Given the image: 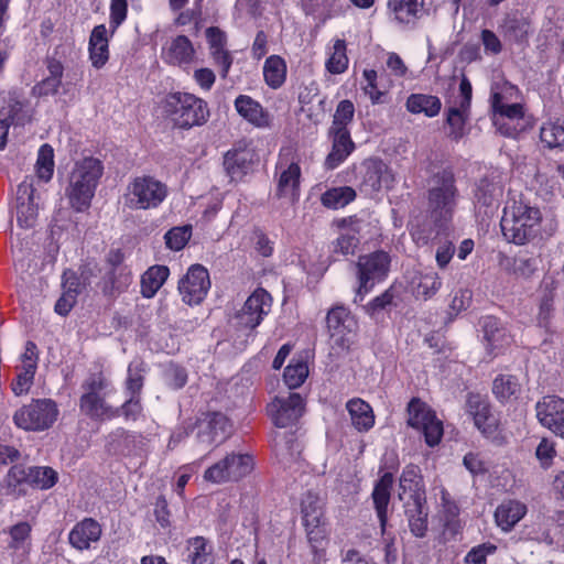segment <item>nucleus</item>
<instances>
[{"instance_id":"obj_2","label":"nucleus","mask_w":564,"mask_h":564,"mask_svg":"<svg viewBox=\"0 0 564 564\" xmlns=\"http://www.w3.org/2000/svg\"><path fill=\"white\" fill-rule=\"evenodd\" d=\"M102 172V163L96 158H84L75 163L65 194L76 212H84L90 206Z\"/></svg>"},{"instance_id":"obj_45","label":"nucleus","mask_w":564,"mask_h":564,"mask_svg":"<svg viewBox=\"0 0 564 564\" xmlns=\"http://www.w3.org/2000/svg\"><path fill=\"white\" fill-rule=\"evenodd\" d=\"M28 485L39 488L48 489L57 481V473L51 467H26Z\"/></svg>"},{"instance_id":"obj_55","label":"nucleus","mask_w":564,"mask_h":564,"mask_svg":"<svg viewBox=\"0 0 564 564\" xmlns=\"http://www.w3.org/2000/svg\"><path fill=\"white\" fill-rule=\"evenodd\" d=\"M501 194V188L489 182L487 178H482L477 184L475 192V198L478 204L490 207L497 202L498 196Z\"/></svg>"},{"instance_id":"obj_18","label":"nucleus","mask_w":564,"mask_h":564,"mask_svg":"<svg viewBox=\"0 0 564 564\" xmlns=\"http://www.w3.org/2000/svg\"><path fill=\"white\" fill-rule=\"evenodd\" d=\"M393 182V176L389 167L377 159H370L362 164L361 189L367 194L379 192L383 187H389Z\"/></svg>"},{"instance_id":"obj_7","label":"nucleus","mask_w":564,"mask_h":564,"mask_svg":"<svg viewBox=\"0 0 564 564\" xmlns=\"http://www.w3.org/2000/svg\"><path fill=\"white\" fill-rule=\"evenodd\" d=\"M390 256L386 251H375L369 254L360 256L357 267L358 286L356 290L355 302L362 301L376 283L384 280L390 269Z\"/></svg>"},{"instance_id":"obj_35","label":"nucleus","mask_w":564,"mask_h":564,"mask_svg":"<svg viewBox=\"0 0 564 564\" xmlns=\"http://www.w3.org/2000/svg\"><path fill=\"white\" fill-rule=\"evenodd\" d=\"M170 270L165 265L149 268L141 279V293L144 297H152L169 278Z\"/></svg>"},{"instance_id":"obj_63","label":"nucleus","mask_w":564,"mask_h":564,"mask_svg":"<svg viewBox=\"0 0 564 564\" xmlns=\"http://www.w3.org/2000/svg\"><path fill=\"white\" fill-rule=\"evenodd\" d=\"M359 245L356 234H341L334 242V252L343 256L354 254Z\"/></svg>"},{"instance_id":"obj_39","label":"nucleus","mask_w":564,"mask_h":564,"mask_svg":"<svg viewBox=\"0 0 564 564\" xmlns=\"http://www.w3.org/2000/svg\"><path fill=\"white\" fill-rule=\"evenodd\" d=\"M421 476L420 469L417 466L409 465L406 466L400 477V490L399 498L401 500L404 499L405 495H409L408 501H413L416 495H425L424 491L421 490Z\"/></svg>"},{"instance_id":"obj_4","label":"nucleus","mask_w":564,"mask_h":564,"mask_svg":"<svg viewBox=\"0 0 564 564\" xmlns=\"http://www.w3.org/2000/svg\"><path fill=\"white\" fill-rule=\"evenodd\" d=\"M80 411L93 420L107 421L120 416V409L107 403L113 387L102 372L89 375L82 383Z\"/></svg>"},{"instance_id":"obj_14","label":"nucleus","mask_w":564,"mask_h":564,"mask_svg":"<svg viewBox=\"0 0 564 564\" xmlns=\"http://www.w3.org/2000/svg\"><path fill=\"white\" fill-rule=\"evenodd\" d=\"M267 410L278 427H286L302 416L304 401L299 393L291 392L288 397H275Z\"/></svg>"},{"instance_id":"obj_34","label":"nucleus","mask_w":564,"mask_h":564,"mask_svg":"<svg viewBox=\"0 0 564 564\" xmlns=\"http://www.w3.org/2000/svg\"><path fill=\"white\" fill-rule=\"evenodd\" d=\"M405 107L411 113H424L426 117L433 118L440 113L442 102L437 96L412 94L408 97Z\"/></svg>"},{"instance_id":"obj_21","label":"nucleus","mask_w":564,"mask_h":564,"mask_svg":"<svg viewBox=\"0 0 564 564\" xmlns=\"http://www.w3.org/2000/svg\"><path fill=\"white\" fill-rule=\"evenodd\" d=\"M282 170L278 181L276 196L288 199L293 204L297 200L300 195V176L301 169L297 163L292 162L286 167L280 162L278 165Z\"/></svg>"},{"instance_id":"obj_12","label":"nucleus","mask_w":564,"mask_h":564,"mask_svg":"<svg viewBox=\"0 0 564 564\" xmlns=\"http://www.w3.org/2000/svg\"><path fill=\"white\" fill-rule=\"evenodd\" d=\"M210 289L209 273L200 264H194L178 282V291L183 302L188 305L199 304Z\"/></svg>"},{"instance_id":"obj_51","label":"nucleus","mask_w":564,"mask_h":564,"mask_svg":"<svg viewBox=\"0 0 564 564\" xmlns=\"http://www.w3.org/2000/svg\"><path fill=\"white\" fill-rule=\"evenodd\" d=\"M468 110H463L460 106L448 109L446 122L449 127L448 137L453 140H459L465 134V124Z\"/></svg>"},{"instance_id":"obj_11","label":"nucleus","mask_w":564,"mask_h":564,"mask_svg":"<svg viewBox=\"0 0 564 564\" xmlns=\"http://www.w3.org/2000/svg\"><path fill=\"white\" fill-rule=\"evenodd\" d=\"M271 305V295L264 289H257L236 314V326L241 330L252 332L260 325L263 317L269 314Z\"/></svg>"},{"instance_id":"obj_59","label":"nucleus","mask_w":564,"mask_h":564,"mask_svg":"<svg viewBox=\"0 0 564 564\" xmlns=\"http://www.w3.org/2000/svg\"><path fill=\"white\" fill-rule=\"evenodd\" d=\"M394 297L393 289L389 288L382 294L369 302L365 306V310L371 317H376L378 314L386 311L389 306H395Z\"/></svg>"},{"instance_id":"obj_47","label":"nucleus","mask_w":564,"mask_h":564,"mask_svg":"<svg viewBox=\"0 0 564 564\" xmlns=\"http://www.w3.org/2000/svg\"><path fill=\"white\" fill-rule=\"evenodd\" d=\"M88 264L82 269L80 276L73 270H66L63 273V290L77 296L83 289L89 283V278L93 275V271L89 270Z\"/></svg>"},{"instance_id":"obj_38","label":"nucleus","mask_w":564,"mask_h":564,"mask_svg":"<svg viewBox=\"0 0 564 564\" xmlns=\"http://www.w3.org/2000/svg\"><path fill=\"white\" fill-rule=\"evenodd\" d=\"M28 485L26 467L23 465H13L2 481V490L7 496L18 498L23 495V486Z\"/></svg>"},{"instance_id":"obj_50","label":"nucleus","mask_w":564,"mask_h":564,"mask_svg":"<svg viewBox=\"0 0 564 564\" xmlns=\"http://www.w3.org/2000/svg\"><path fill=\"white\" fill-rule=\"evenodd\" d=\"M348 67V57L346 54V42L337 39L333 45V53L326 61V69L332 74H341Z\"/></svg>"},{"instance_id":"obj_30","label":"nucleus","mask_w":564,"mask_h":564,"mask_svg":"<svg viewBox=\"0 0 564 564\" xmlns=\"http://www.w3.org/2000/svg\"><path fill=\"white\" fill-rule=\"evenodd\" d=\"M541 260L539 256L521 252L514 258L503 257L500 264L506 271L519 278H530L536 270Z\"/></svg>"},{"instance_id":"obj_26","label":"nucleus","mask_w":564,"mask_h":564,"mask_svg":"<svg viewBox=\"0 0 564 564\" xmlns=\"http://www.w3.org/2000/svg\"><path fill=\"white\" fill-rule=\"evenodd\" d=\"M527 506L519 500H505L495 511V520L499 528L508 532L527 514Z\"/></svg>"},{"instance_id":"obj_25","label":"nucleus","mask_w":564,"mask_h":564,"mask_svg":"<svg viewBox=\"0 0 564 564\" xmlns=\"http://www.w3.org/2000/svg\"><path fill=\"white\" fill-rule=\"evenodd\" d=\"M329 133L333 137V148L325 164L328 169H335L351 153L355 144L348 129H329Z\"/></svg>"},{"instance_id":"obj_8","label":"nucleus","mask_w":564,"mask_h":564,"mask_svg":"<svg viewBox=\"0 0 564 564\" xmlns=\"http://www.w3.org/2000/svg\"><path fill=\"white\" fill-rule=\"evenodd\" d=\"M166 195L164 183L152 176H138L129 183L124 199L130 209H150L158 207Z\"/></svg>"},{"instance_id":"obj_10","label":"nucleus","mask_w":564,"mask_h":564,"mask_svg":"<svg viewBox=\"0 0 564 564\" xmlns=\"http://www.w3.org/2000/svg\"><path fill=\"white\" fill-rule=\"evenodd\" d=\"M408 413L409 425L423 433L429 446L433 447L441 442L443 423L426 403L416 398L412 399L408 405Z\"/></svg>"},{"instance_id":"obj_1","label":"nucleus","mask_w":564,"mask_h":564,"mask_svg":"<svg viewBox=\"0 0 564 564\" xmlns=\"http://www.w3.org/2000/svg\"><path fill=\"white\" fill-rule=\"evenodd\" d=\"M458 191L452 171L436 173L430 182L429 210L430 217L412 230L417 243L426 245L441 232L447 230L457 204Z\"/></svg>"},{"instance_id":"obj_40","label":"nucleus","mask_w":564,"mask_h":564,"mask_svg":"<svg viewBox=\"0 0 564 564\" xmlns=\"http://www.w3.org/2000/svg\"><path fill=\"white\" fill-rule=\"evenodd\" d=\"M521 391V384L516 376L499 375L492 383V393L500 402L517 399Z\"/></svg>"},{"instance_id":"obj_57","label":"nucleus","mask_w":564,"mask_h":564,"mask_svg":"<svg viewBox=\"0 0 564 564\" xmlns=\"http://www.w3.org/2000/svg\"><path fill=\"white\" fill-rule=\"evenodd\" d=\"M442 286V280L436 272L422 274L416 286V296L424 300L433 297Z\"/></svg>"},{"instance_id":"obj_33","label":"nucleus","mask_w":564,"mask_h":564,"mask_svg":"<svg viewBox=\"0 0 564 564\" xmlns=\"http://www.w3.org/2000/svg\"><path fill=\"white\" fill-rule=\"evenodd\" d=\"M237 112L257 127H265L268 124V116L264 113L262 106L250 96L240 95L235 100Z\"/></svg>"},{"instance_id":"obj_15","label":"nucleus","mask_w":564,"mask_h":564,"mask_svg":"<svg viewBox=\"0 0 564 564\" xmlns=\"http://www.w3.org/2000/svg\"><path fill=\"white\" fill-rule=\"evenodd\" d=\"M231 429L232 425L225 414L210 412L197 421L196 437L202 444L219 445L231 434Z\"/></svg>"},{"instance_id":"obj_46","label":"nucleus","mask_w":564,"mask_h":564,"mask_svg":"<svg viewBox=\"0 0 564 564\" xmlns=\"http://www.w3.org/2000/svg\"><path fill=\"white\" fill-rule=\"evenodd\" d=\"M303 523L323 521V501L318 495L307 491L302 499Z\"/></svg>"},{"instance_id":"obj_20","label":"nucleus","mask_w":564,"mask_h":564,"mask_svg":"<svg viewBox=\"0 0 564 564\" xmlns=\"http://www.w3.org/2000/svg\"><path fill=\"white\" fill-rule=\"evenodd\" d=\"M100 536V524L93 518H85L70 530L68 541L74 549L84 551L90 547V543L99 541Z\"/></svg>"},{"instance_id":"obj_49","label":"nucleus","mask_w":564,"mask_h":564,"mask_svg":"<svg viewBox=\"0 0 564 564\" xmlns=\"http://www.w3.org/2000/svg\"><path fill=\"white\" fill-rule=\"evenodd\" d=\"M541 142L549 149H564V126L546 122L540 129Z\"/></svg>"},{"instance_id":"obj_32","label":"nucleus","mask_w":564,"mask_h":564,"mask_svg":"<svg viewBox=\"0 0 564 564\" xmlns=\"http://www.w3.org/2000/svg\"><path fill=\"white\" fill-rule=\"evenodd\" d=\"M467 412L473 416L478 430L486 433L492 426L489 403L479 394H469L466 402Z\"/></svg>"},{"instance_id":"obj_53","label":"nucleus","mask_w":564,"mask_h":564,"mask_svg":"<svg viewBox=\"0 0 564 564\" xmlns=\"http://www.w3.org/2000/svg\"><path fill=\"white\" fill-rule=\"evenodd\" d=\"M192 237V226L173 227L165 235V245L174 251L182 250Z\"/></svg>"},{"instance_id":"obj_54","label":"nucleus","mask_w":564,"mask_h":564,"mask_svg":"<svg viewBox=\"0 0 564 564\" xmlns=\"http://www.w3.org/2000/svg\"><path fill=\"white\" fill-rule=\"evenodd\" d=\"M144 364L140 360H133L128 367V378L126 388L130 395H139L143 387Z\"/></svg>"},{"instance_id":"obj_43","label":"nucleus","mask_w":564,"mask_h":564,"mask_svg":"<svg viewBox=\"0 0 564 564\" xmlns=\"http://www.w3.org/2000/svg\"><path fill=\"white\" fill-rule=\"evenodd\" d=\"M187 561L189 564H214L212 546L203 536L188 540Z\"/></svg>"},{"instance_id":"obj_29","label":"nucleus","mask_w":564,"mask_h":564,"mask_svg":"<svg viewBox=\"0 0 564 564\" xmlns=\"http://www.w3.org/2000/svg\"><path fill=\"white\" fill-rule=\"evenodd\" d=\"M89 58L95 68H101L109 58L107 29L96 25L89 37Z\"/></svg>"},{"instance_id":"obj_6","label":"nucleus","mask_w":564,"mask_h":564,"mask_svg":"<svg viewBox=\"0 0 564 564\" xmlns=\"http://www.w3.org/2000/svg\"><path fill=\"white\" fill-rule=\"evenodd\" d=\"M58 408L52 399H34L29 404L19 408L13 414L18 429L28 432L48 430L57 420Z\"/></svg>"},{"instance_id":"obj_28","label":"nucleus","mask_w":564,"mask_h":564,"mask_svg":"<svg viewBox=\"0 0 564 564\" xmlns=\"http://www.w3.org/2000/svg\"><path fill=\"white\" fill-rule=\"evenodd\" d=\"M392 484V474L386 473L377 481L372 491V499L382 532H384V528L388 521V506L390 502Z\"/></svg>"},{"instance_id":"obj_60","label":"nucleus","mask_w":564,"mask_h":564,"mask_svg":"<svg viewBox=\"0 0 564 564\" xmlns=\"http://www.w3.org/2000/svg\"><path fill=\"white\" fill-rule=\"evenodd\" d=\"M307 541L312 550L316 553L319 549H323L326 541V529L323 521H318L312 524L304 523Z\"/></svg>"},{"instance_id":"obj_27","label":"nucleus","mask_w":564,"mask_h":564,"mask_svg":"<svg viewBox=\"0 0 564 564\" xmlns=\"http://www.w3.org/2000/svg\"><path fill=\"white\" fill-rule=\"evenodd\" d=\"M46 69L47 75L32 88V95L35 97L55 95L59 89L64 73L63 64L55 58H48Z\"/></svg>"},{"instance_id":"obj_62","label":"nucleus","mask_w":564,"mask_h":564,"mask_svg":"<svg viewBox=\"0 0 564 564\" xmlns=\"http://www.w3.org/2000/svg\"><path fill=\"white\" fill-rule=\"evenodd\" d=\"M128 13V0H111L109 25L113 33L126 20Z\"/></svg>"},{"instance_id":"obj_61","label":"nucleus","mask_w":564,"mask_h":564,"mask_svg":"<svg viewBox=\"0 0 564 564\" xmlns=\"http://www.w3.org/2000/svg\"><path fill=\"white\" fill-rule=\"evenodd\" d=\"M492 109L496 115L508 119H519L523 116L522 106L520 104H505L500 94L492 96Z\"/></svg>"},{"instance_id":"obj_16","label":"nucleus","mask_w":564,"mask_h":564,"mask_svg":"<svg viewBox=\"0 0 564 564\" xmlns=\"http://www.w3.org/2000/svg\"><path fill=\"white\" fill-rule=\"evenodd\" d=\"M539 422L564 438V399L545 395L535 405Z\"/></svg>"},{"instance_id":"obj_41","label":"nucleus","mask_w":564,"mask_h":564,"mask_svg":"<svg viewBox=\"0 0 564 564\" xmlns=\"http://www.w3.org/2000/svg\"><path fill=\"white\" fill-rule=\"evenodd\" d=\"M131 282V276L126 269L110 268L102 278V292L105 295L112 296L122 292Z\"/></svg>"},{"instance_id":"obj_17","label":"nucleus","mask_w":564,"mask_h":564,"mask_svg":"<svg viewBox=\"0 0 564 564\" xmlns=\"http://www.w3.org/2000/svg\"><path fill=\"white\" fill-rule=\"evenodd\" d=\"M253 162V150L242 144L235 145L224 156V167L231 182H239L249 174Z\"/></svg>"},{"instance_id":"obj_42","label":"nucleus","mask_w":564,"mask_h":564,"mask_svg":"<svg viewBox=\"0 0 564 564\" xmlns=\"http://www.w3.org/2000/svg\"><path fill=\"white\" fill-rule=\"evenodd\" d=\"M501 28L509 41L520 43L528 36L530 25L525 18L512 13L506 17Z\"/></svg>"},{"instance_id":"obj_22","label":"nucleus","mask_w":564,"mask_h":564,"mask_svg":"<svg viewBox=\"0 0 564 564\" xmlns=\"http://www.w3.org/2000/svg\"><path fill=\"white\" fill-rule=\"evenodd\" d=\"M481 326L489 354L498 355L503 347L510 345L511 336L496 317H484Z\"/></svg>"},{"instance_id":"obj_5","label":"nucleus","mask_w":564,"mask_h":564,"mask_svg":"<svg viewBox=\"0 0 564 564\" xmlns=\"http://www.w3.org/2000/svg\"><path fill=\"white\" fill-rule=\"evenodd\" d=\"M164 109L171 121L181 129L202 126L209 117L207 102L188 93L170 94Z\"/></svg>"},{"instance_id":"obj_3","label":"nucleus","mask_w":564,"mask_h":564,"mask_svg":"<svg viewBox=\"0 0 564 564\" xmlns=\"http://www.w3.org/2000/svg\"><path fill=\"white\" fill-rule=\"evenodd\" d=\"M542 219L539 208L522 200H512L503 209L500 227L503 237L516 245H524L538 234Z\"/></svg>"},{"instance_id":"obj_48","label":"nucleus","mask_w":564,"mask_h":564,"mask_svg":"<svg viewBox=\"0 0 564 564\" xmlns=\"http://www.w3.org/2000/svg\"><path fill=\"white\" fill-rule=\"evenodd\" d=\"M36 175L40 180L48 182L54 173V150L50 144H43L37 154Z\"/></svg>"},{"instance_id":"obj_58","label":"nucleus","mask_w":564,"mask_h":564,"mask_svg":"<svg viewBox=\"0 0 564 564\" xmlns=\"http://www.w3.org/2000/svg\"><path fill=\"white\" fill-rule=\"evenodd\" d=\"M354 113L355 107L350 100L345 99L339 101L333 117L330 129H347L348 123L352 121Z\"/></svg>"},{"instance_id":"obj_24","label":"nucleus","mask_w":564,"mask_h":564,"mask_svg":"<svg viewBox=\"0 0 564 564\" xmlns=\"http://www.w3.org/2000/svg\"><path fill=\"white\" fill-rule=\"evenodd\" d=\"M425 495H416L413 501L404 503L405 516L410 531L417 538H423L427 531V510L425 509Z\"/></svg>"},{"instance_id":"obj_13","label":"nucleus","mask_w":564,"mask_h":564,"mask_svg":"<svg viewBox=\"0 0 564 564\" xmlns=\"http://www.w3.org/2000/svg\"><path fill=\"white\" fill-rule=\"evenodd\" d=\"M326 323L334 343L341 348H348L358 327L350 312L341 305L335 306L328 311Z\"/></svg>"},{"instance_id":"obj_64","label":"nucleus","mask_w":564,"mask_h":564,"mask_svg":"<svg viewBox=\"0 0 564 564\" xmlns=\"http://www.w3.org/2000/svg\"><path fill=\"white\" fill-rule=\"evenodd\" d=\"M167 386L174 390L183 388L187 382V372L184 368L171 365L164 373Z\"/></svg>"},{"instance_id":"obj_9","label":"nucleus","mask_w":564,"mask_h":564,"mask_svg":"<svg viewBox=\"0 0 564 564\" xmlns=\"http://www.w3.org/2000/svg\"><path fill=\"white\" fill-rule=\"evenodd\" d=\"M253 468V459L248 454L230 453L204 473V479L213 484L238 481Z\"/></svg>"},{"instance_id":"obj_56","label":"nucleus","mask_w":564,"mask_h":564,"mask_svg":"<svg viewBox=\"0 0 564 564\" xmlns=\"http://www.w3.org/2000/svg\"><path fill=\"white\" fill-rule=\"evenodd\" d=\"M24 108V101L20 100L15 95H10L7 107H3L4 117L2 119H8L10 126L12 123L23 124L29 118Z\"/></svg>"},{"instance_id":"obj_36","label":"nucleus","mask_w":564,"mask_h":564,"mask_svg":"<svg viewBox=\"0 0 564 564\" xmlns=\"http://www.w3.org/2000/svg\"><path fill=\"white\" fill-rule=\"evenodd\" d=\"M263 77L269 87L280 88L286 79L285 61L279 55L269 56L263 65Z\"/></svg>"},{"instance_id":"obj_52","label":"nucleus","mask_w":564,"mask_h":564,"mask_svg":"<svg viewBox=\"0 0 564 564\" xmlns=\"http://www.w3.org/2000/svg\"><path fill=\"white\" fill-rule=\"evenodd\" d=\"M308 376V367L303 360H292L284 369L283 378L290 389H296Z\"/></svg>"},{"instance_id":"obj_44","label":"nucleus","mask_w":564,"mask_h":564,"mask_svg":"<svg viewBox=\"0 0 564 564\" xmlns=\"http://www.w3.org/2000/svg\"><path fill=\"white\" fill-rule=\"evenodd\" d=\"M356 198V192L350 186L334 187L322 195V204L327 208H343Z\"/></svg>"},{"instance_id":"obj_31","label":"nucleus","mask_w":564,"mask_h":564,"mask_svg":"<svg viewBox=\"0 0 564 564\" xmlns=\"http://www.w3.org/2000/svg\"><path fill=\"white\" fill-rule=\"evenodd\" d=\"M352 425L359 432L369 431L375 424L372 408L359 398L351 399L346 404Z\"/></svg>"},{"instance_id":"obj_19","label":"nucleus","mask_w":564,"mask_h":564,"mask_svg":"<svg viewBox=\"0 0 564 564\" xmlns=\"http://www.w3.org/2000/svg\"><path fill=\"white\" fill-rule=\"evenodd\" d=\"M33 185L22 182L17 189V220L22 228H31L35 224L37 206L34 203Z\"/></svg>"},{"instance_id":"obj_37","label":"nucleus","mask_w":564,"mask_h":564,"mask_svg":"<svg viewBox=\"0 0 564 564\" xmlns=\"http://www.w3.org/2000/svg\"><path fill=\"white\" fill-rule=\"evenodd\" d=\"M388 6L398 21L411 23L420 18L423 0H389Z\"/></svg>"},{"instance_id":"obj_23","label":"nucleus","mask_w":564,"mask_h":564,"mask_svg":"<svg viewBox=\"0 0 564 564\" xmlns=\"http://www.w3.org/2000/svg\"><path fill=\"white\" fill-rule=\"evenodd\" d=\"M194 56V46L185 35H177L163 48V58L171 65H187L193 62Z\"/></svg>"}]
</instances>
